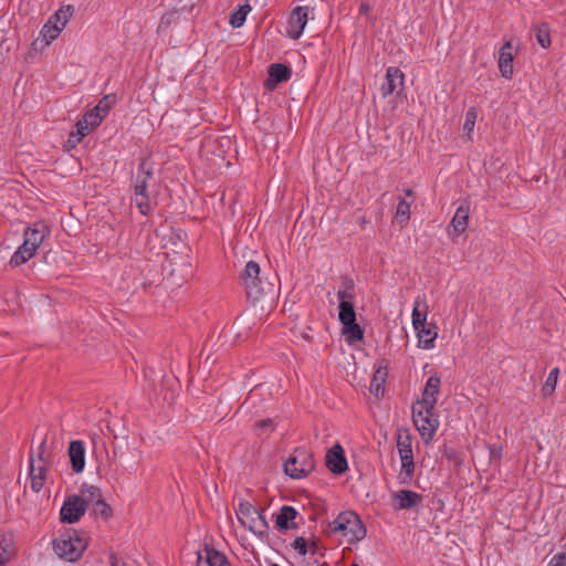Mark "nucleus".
Listing matches in <instances>:
<instances>
[{
	"label": "nucleus",
	"instance_id": "nucleus-1",
	"mask_svg": "<svg viewBox=\"0 0 566 566\" xmlns=\"http://www.w3.org/2000/svg\"><path fill=\"white\" fill-rule=\"evenodd\" d=\"M49 232L48 227L42 222L28 227L23 233V243L12 254L10 265L19 266L32 259Z\"/></svg>",
	"mask_w": 566,
	"mask_h": 566
},
{
	"label": "nucleus",
	"instance_id": "nucleus-2",
	"mask_svg": "<svg viewBox=\"0 0 566 566\" xmlns=\"http://www.w3.org/2000/svg\"><path fill=\"white\" fill-rule=\"evenodd\" d=\"M87 547V538L84 533L77 531H66L61 533L57 538L53 541V548L55 554L66 560L76 562L81 558Z\"/></svg>",
	"mask_w": 566,
	"mask_h": 566
},
{
	"label": "nucleus",
	"instance_id": "nucleus-3",
	"mask_svg": "<svg viewBox=\"0 0 566 566\" xmlns=\"http://www.w3.org/2000/svg\"><path fill=\"white\" fill-rule=\"evenodd\" d=\"M412 422L418 430L419 434L423 439L426 444H429L437 430L439 429V415L436 411V407H429V405L413 402L411 407Z\"/></svg>",
	"mask_w": 566,
	"mask_h": 566
},
{
	"label": "nucleus",
	"instance_id": "nucleus-4",
	"mask_svg": "<svg viewBox=\"0 0 566 566\" xmlns=\"http://www.w3.org/2000/svg\"><path fill=\"white\" fill-rule=\"evenodd\" d=\"M335 534H340L348 544L361 541L366 536V528L359 516L353 511H345L329 524Z\"/></svg>",
	"mask_w": 566,
	"mask_h": 566
},
{
	"label": "nucleus",
	"instance_id": "nucleus-5",
	"mask_svg": "<svg viewBox=\"0 0 566 566\" xmlns=\"http://www.w3.org/2000/svg\"><path fill=\"white\" fill-rule=\"evenodd\" d=\"M50 454L46 452L45 442L39 446L38 454L30 453L29 455V472L28 478L30 488L34 493L43 490L49 479Z\"/></svg>",
	"mask_w": 566,
	"mask_h": 566
},
{
	"label": "nucleus",
	"instance_id": "nucleus-6",
	"mask_svg": "<svg viewBox=\"0 0 566 566\" xmlns=\"http://www.w3.org/2000/svg\"><path fill=\"white\" fill-rule=\"evenodd\" d=\"M260 265L254 261H249L241 274L242 283L249 298L259 301L268 294L273 295V285L260 277Z\"/></svg>",
	"mask_w": 566,
	"mask_h": 566
},
{
	"label": "nucleus",
	"instance_id": "nucleus-7",
	"mask_svg": "<svg viewBox=\"0 0 566 566\" xmlns=\"http://www.w3.org/2000/svg\"><path fill=\"white\" fill-rule=\"evenodd\" d=\"M239 522L259 538H264L269 532V524L262 511L249 502H242L237 510Z\"/></svg>",
	"mask_w": 566,
	"mask_h": 566
},
{
	"label": "nucleus",
	"instance_id": "nucleus-8",
	"mask_svg": "<svg viewBox=\"0 0 566 566\" xmlns=\"http://www.w3.org/2000/svg\"><path fill=\"white\" fill-rule=\"evenodd\" d=\"M314 468L313 455L304 448L295 449L284 462V472L296 480L307 476Z\"/></svg>",
	"mask_w": 566,
	"mask_h": 566
},
{
	"label": "nucleus",
	"instance_id": "nucleus-9",
	"mask_svg": "<svg viewBox=\"0 0 566 566\" xmlns=\"http://www.w3.org/2000/svg\"><path fill=\"white\" fill-rule=\"evenodd\" d=\"M74 13L72 6H63L56 10L43 24L40 34L45 44H51L59 38Z\"/></svg>",
	"mask_w": 566,
	"mask_h": 566
},
{
	"label": "nucleus",
	"instance_id": "nucleus-10",
	"mask_svg": "<svg viewBox=\"0 0 566 566\" xmlns=\"http://www.w3.org/2000/svg\"><path fill=\"white\" fill-rule=\"evenodd\" d=\"M150 178L151 171L149 169H146L145 163L142 161L138 166V170L133 185V200L143 216H147L151 210V205L147 192Z\"/></svg>",
	"mask_w": 566,
	"mask_h": 566
},
{
	"label": "nucleus",
	"instance_id": "nucleus-11",
	"mask_svg": "<svg viewBox=\"0 0 566 566\" xmlns=\"http://www.w3.org/2000/svg\"><path fill=\"white\" fill-rule=\"evenodd\" d=\"M310 19H314V9L308 6L294 8L287 19L285 34L292 40H298Z\"/></svg>",
	"mask_w": 566,
	"mask_h": 566
},
{
	"label": "nucleus",
	"instance_id": "nucleus-12",
	"mask_svg": "<svg viewBox=\"0 0 566 566\" xmlns=\"http://www.w3.org/2000/svg\"><path fill=\"white\" fill-rule=\"evenodd\" d=\"M86 512V503L80 495L67 496L60 510V520L62 523L73 524L80 521V518Z\"/></svg>",
	"mask_w": 566,
	"mask_h": 566
},
{
	"label": "nucleus",
	"instance_id": "nucleus-13",
	"mask_svg": "<svg viewBox=\"0 0 566 566\" xmlns=\"http://www.w3.org/2000/svg\"><path fill=\"white\" fill-rule=\"evenodd\" d=\"M104 117H102L98 113L95 112L94 108L86 112L83 117L77 120L75 125L76 132L71 133L70 137L75 138L76 142H80L86 135H88L95 127H97Z\"/></svg>",
	"mask_w": 566,
	"mask_h": 566
},
{
	"label": "nucleus",
	"instance_id": "nucleus-14",
	"mask_svg": "<svg viewBox=\"0 0 566 566\" xmlns=\"http://www.w3.org/2000/svg\"><path fill=\"white\" fill-rule=\"evenodd\" d=\"M405 83V74L397 66H389L386 70L385 80L380 86V92L384 98L388 97L402 87Z\"/></svg>",
	"mask_w": 566,
	"mask_h": 566
},
{
	"label": "nucleus",
	"instance_id": "nucleus-15",
	"mask_svg": "<svg viewBox=\"0 0 566 566\" xmlns=\"http://www.w3.org/2000/svg\"><path fill=\"white\" fill-rule=\"evenodd\" d=\"M326 465L334 474L344 473L347 468V460L343 447L339 443L334 444L326 453Z\"/></svg>",
	"mask_w": 566,
	"mask_h": 566
},
{
	"label": "nucleus",
	"instance_id": "nucleus-16",
	"mask_svg": "<svg viewBox=\"0 0 566 566\" xmlns=\"http://www.w3.org/2000/svg\"><path fill=\"white\" fill-rule=\"evenodd\" d=\"M440 385L441 377L438 373H434L427 379L421 397L416 402L429 405L430 408H432V406L436 407L440 392Z\"/></svg>",
	"mask_w": 566,
	"mask_h": 566
},
{
	"label": "nucleus",
	"instance_id": "nucleus-17",
	"mask_svg": "<svg viewBox=\"0 0 566 566\" xmlns=\"http://www.w3.org/2000/svg\"><path fill=\"white\" fill-rule=\"evenodd\" d=\"M197 566H230V564L222 553L206 546L197 554Z\"/></svg>",
	"mask_w": 566,
	"mask_h": 566
},
{
	"label": "nucleus",
	"instance_id": "nucleus-18",
	"mask_svg": "<svg viewBox=\"0 0 566 566\" xmlns=\"http://www.w3.org/2000/svg\"><path fill=\"white\" fill-rule=\"evenodd\" d=\"M391 499L396 510H408L420 502L421 495L411 490H399L391 494Z\"/></svg>",
	"mask_w": 566,
	"mask_h": 566
},
{
	"label": "nucleus",
	"instance_id": "nucleus-19",
	"mask_svg": "<svg viewBox=\"0 0 566 566\" xmlns=\"http://www.w3.org/2000/svg\"><path fill=\"white\" fill-rule=\"evenodd\" d=\"M69 455L72 470L81 473L85 468V446L82 440L71 441L69 447Z\"/></svg>",
	"mask_w": 566,
	"mask_h": 566
},
{
	"label": "nucleus",
	"instance_id": "nucleus-20",
	"mask_svg": "<svg viewBox=\"0 0 566 566\" xmlns=\"http://www.w3.org/2000/svg\"><path fill=\"white\" fill-rule=\"evenodd\" d=\"M291 77V70L281 63L271 64L269 67V76L265 81V87L273 90L279 83L289 81Z\"/></svg>",
	"mask_w": 566,
	"mask_h": 566
},
{
	"label": "nucleus",
	"instance_id": "nucleus-21",
	"mask_svg": "<svg viewBox=\"0 0 566 566\" xmlns=\"http://www.w3.org/2000/svg\"><path fill=\"white\" fill-rule=\"evenodd\" d=\"M417 332L419 347L423 349H432L438 336V328L432 323H426L415 328Z\"/></svg>",
	"mask_w": 566,
	"mask_h": 566
},
{
	"label": "nucleus",
	"instance_id": "nucleus-22",
	"mask_svg": "<svg viewBox=\"0 0 566 566\" xmlns=\"http://www.w3.org/2000/svg\"><path fill=\"white\" fill-rule=\"evenodd\" d=\"M499 70L501 75L506 80H510L513 75V53L511 41H506L501 48L499 56Z\"/></svg>",
	"mask_w": 566,
	"mask_h": 566
},
{
	"label": "nucleus",
	"instance_id": "nucleus-23",
	"mask_svg": "<svg viewBox=\"0 0 566 566\" xmlns=\"http://www.w3.org/2000/svg\"><path fill=\"white\" fill-rule=\"evenodd\" d=\"M469 205L467 202L461 203L451 220V227L457 235L463 233L469 224Z\"/></svg>",
	"mask_w": 566,
	"mask_h": 566
},
{
	"label": "nucleus",
	"instance_id": "nucleus-24",
	"mask_svg": "<svg viewBox=\"0 0 566 566\" xmlns=\"http://www.w3.org/2000/svg\"><path fill=\"white\" fill-rule=\"evenodd\" d=\"M387 376V365L380 363L379 366L376 368L370 382V392L374 394L376 397L384 394Z\"/></svg>",
	"mask_w": 566,
	"mask_h": 566
},
{
	"label": "nucleus",
	"instance_id": "nucleus-25",
	"mask_svg": "<svg viewBox=\"0 0 566 566\" xmlns=\"http://www.w3.org/2000/svg\"><path fill=\"white\" fill-rule=\"evenodd\" d=\"M252 11V7L249 2V0H244L243 4H239L230 14L229 17V23L232 28H241L248 14Z\"/></svg>",
	"mask_w": 566,
	"mask_h": 566
},
{
	"label": "nucleus",
	"instance_id": "nucleus-26",
	"mask_svg": "<svg viewBox=\"0 0 566 566\" xmlns=\"http://www.w3.org/2000/svg\"><path fill=\"white\" fill-rule=\"evenodd\" d=\"M401 462V470L398 475L400 483L408 484L415 474L413 454L399 455Z\"/></svg>",
	"mask_w": 566,
	"mask_h": 566
},
{
	"label": "nucleus",
	"instance_id": "nucleus-27",
	"mask_svg": "<svg viewBox=\"0 0 566 566\" xmlns=\"http://www.w3.org/2000/svg\"><path fill=\"white\" fill-rule=\"evenodd\" d=\"M296 515L297 512L293 506L284 505L276 515L275 524L280 530H287L292 526Z\"/></svg>",
	"mask_w": 566,
	"mask_h": 566
},
{
	"label": "nucleus",
	"instance_id": "nucleus-28",
	"mask_svg": "<svg viewBox=\"0 0 566 566\" xmlns=\"http://www.w3.org/2000/svg\"><path fill=\"white\" fill-rule=\"evenodd\" d=\"M15 554L12 539L6 535L0 536V566L9 563Z\"/></svg>",
	"mask_w": 566,
	"mask_h": 566
},
{
	"label": "nucleus",
	"instance_id": "nucleus-29",
	"mask_svg": "<svg viewBox=\"0 0 566 566\" xmlns=\"http://www.w3.org/2000/svg\"><path fill=\"white\" fill-rule=\"evenodd\" d=\"M338 302L354 303L355 300V285L353 280L345 279L342 281L337 291Z\"/></svg>",
	"mask_w": 566,
	"mask_h": 566
},
{
	"label": "nucleus",
	"instance_id": "nucleus-30",
	"mask_svg": "<svg viewBox=\"0 0 566 566\" xmlns=\"http://www.w3.org/2000/svg\"><path fill=\"white\" fill-rule=\"evenodd\" d=\"M410 202L403 198H399L395 212V221L401 227L406 226L410 219Z\"/></svg>",
	"mask_w": 566,
	"mask_h": 566
},
{
	"label": "nucleus",
	"instance_id": "nucleus-31",
	"mask_svg": "<svg viewBox=\"0 0 566 566\" xmlns=\"http://www.w3.org/2000/svg\"><path fill=\"white\" fill-rule=\"evenodd\" d=\"M343 334L348 343L359 342L364 337V332L356 321L343 324Z\"/></svg>",
	"mask_w": 566,
	"mask_h": 566
},
{
	"label": "nucleus",
	"instance_id": "nucleus-32",
	"mask_svg": "<svg viewBox=\"0 0 566 566\" xmlns=\"http://www.w3.org/2000/svg\"><path fill=\"white\" fill-rule=\"evenodd\" d=\"M397 449L399 455L413 454L411 446V436L408 431L397 434Z\"/></svg>",
	"mask_w": 566,
	"mask_h": 566
},
{
	"label": "nucleus",
	"instance_id": "nucleus-33",
	"mask_svg": "<svg viewBox=\"0 0 566 566\" xmlns=\"http://www.w3.org/2000/svg\"><path fill=\"white\" fill-rule=\"evenodd\" d=\"M338 307H339L338 318L342 324L352 323L353 321H356L354 303L340 302Z\"/></svg>",
	"mask_w": 566,
	"mask_h": 566
},
{
	"label": "nucleus",
	"instance_id": "nucleus-34",
	"mask_svg": "<svg viewBox=\"0 0 566 566\" xmlns=\"http://www.w3.org/2000/svg\"><path fill=\"white\" fill-rule=\"evenodd\" d=\"M81 492V497L85 501L86 509L102 497L101 490L95 485H84Z\"/></svg>",
	"mask_w": 566,
	"mask_h": 566
},
{
	"label": "nucleus",
	"instance_id": "nucleus-35",
	"mask_svg": "<svg viewBox=\"0 0 566 566\" xmlns=\"http://www.w3.org/2000/svg\"><path fill=\"white\" fill-rule=\"evenodd\" d=\"M559 376V369L553 368L548 376L546 377V380L542 387V392L544 396H552L556 389V385L558 381Z\"/></svg>",
	"mask_w": 566,
	"mask_h": 566
},
{
	"label": "nucleus",
	"instance_id": "nucleus-36",
	"mask_svg": "<svg viewBox=\"0 0 566 566\" xmlns=\"http://www.w3.org/2000/svg\"><path fill=\"white\" fill-rule=\"evenodd\" d=\"M535 36H536L537 43L543 49H547L551 45V30L546 23H542L536 27Z\"/></svg>",
	"mask_w": 566,
	"mask_h": 566
},
{
	"label": "nucleus",
	"instance_id": "nucleus-37",
	"mask_svg": "<svg viewBox=\"0 0 566 566\" xmlns=\"http://www.w3.org/2000/svg\"><path fill=\"white\" fill-rule=\"evenodd\" d=\"M476 118H478V112H476L475 107H470L465 113V119H464V124H463V130L470 139H471L472 133L474 130Z\"/></svg>",
	"mask_w": 566,
	"mask_h": 566
},
{
	"label": "nucleus",
	"instance_id": "nucleus-38",
	"mask_svg": "<svg viewBox=\"0 0 566 566\" xmlns=\"http://www.w3.org/2000/svg\"><path fill=\"white\" fill-rule=\"evenodd\" d=\"M115 98L114 96L112 95H105L98 103L96 106H94L93 108L95 109L96 113H98L102 117H106V115L108 114L109 109L112 108V105L114 103Z\"/></svg>",
	"mask_w": 566,
	"mask_h": 566
},
{
	"label": "nucleus",
	"instance_id": "nucleus-39",
	"mask_svg": "<svg viewBox=\"0 0 566 566\" xmlns=\"http://www.w3.org/2000/svg\"><path fill=\"white\" fill-rule=\"evenodd\" d=\"M92 511L95 515L107 518L112 514V510L107 503L101 497L98 501L91 505Z\"/></svg>",
	"mask_w": 566,
	"mask_h": 566
},
{
	"label": "nucleus",
	"instance_id": "nucleus-40",
	"mask_svg": "<svg viewBox=\"0 0 566 566\" xmlns=\"http://www.w3.org/2000/svg\"><path fill=\"white\" fill-rule=\"evenodd\" d=\"M412 325L415 328H418L420 325H423L427 323V313L421 314L418 310V302H416V305L412 308Z\"/></svg>",
	"mask_w": 566,
	"mask_h": 566
},
{
	"label": "nucleus",
	"instance_id": "nucleus-41",
	"mask_svg": "<svg viewBox=\"0 0 566 566\" xmlns=\"http://www.w3.org/2000/svg\"><path fill=\"white\" fill-rule=\"evenodd\" d=\"M255 427L256 429H259L260 431L262 432H270V431H273L274 430V423H273V420L268 418V419H262L260 421H258L255 423Z\"/></svg>",
	"mask_w": 566,
	"mask_h": 566
},
{
	"label": "nucleus",
	"instance_id": "nucleus-42",
	"mask_svg": "<svg viewBox=\"0 0 566 566\" xmlns=\"http://www.w3.org/2000/svg\"><path fill=\"white\" fill-rule=\"evenodd\" d=\"M293 548L297 551L301 555H305L307 553V545L304 537H296L292 544Z\"/></svg>",
	"mask_w": 566,
	"mask_h": 566
},
{
	"label": "nucleus",
	"instance_id": "nucleus-43",
	"mask_svg": "<svg viewBox=\"0 0 566 566\" xmlns=\"http://www.w3.org/2000/svg\"><path fill=\"white\" fill-rule=\"evenodd\" d=\"M547 566H566V553L554 555Z\"/></svg>",
	"mask_w": 566,
	"mask_h": 566
},
{
	"label": "nucleus",
	"instance_id": "nucleus-44",
	"mask_svg": "<svg viewBox=\"0 0 566 566\" xmlns=\"http://www.w3.org/2000/svg\"><path fill=\"white\" fill-rule=\"evenodd\" d=\"M489 454L492 461L500 460L502 457V448L496 444H492L489 447Z\"/></svg>",
	"mask_w": 566,
	"mask_h": 566
},
{
	"label": "nucleus",
	"instance_id": "nucleus-45",
	"mask_svg": "<svg viewBox=\"0 0 566 566\" xmlns=\"http://www.w3.org/2000/svg\"><path fill=\"white\" fill-rule=\"evenodd\" d=\"M369 10H370V7H369V4H368V3H365V2H364V3H361V4L359 6V13H360V14H367V13L369 12Z\"/></svg>",
	"mask_w": 566,
	"mask_h": 566
},
{
	"label": "nucleus",
	"instance_id": "nucleus-46",
	"mask_svg": "<svg viewBox=\"0 0 566 566\" xmlns=\"http://www.w3.org/2000/svg\"><path fill=\"white\" fill-rule=\"evenodd\" d=\"M405 192H406V196H408V197H412V195H413L411 189H407Z\"/></svg>",
	"mask_w": 566,
	"mask_h": 566
},
{
	"label": "nucleus",
	"instance_id": "nucleus-47",
	"mask_svg": "<svg viewBox=\"0 0 566 566\" xmlns=\"http://www.w3.org/2000/svg\"><path fill=\"white\" fill-rule=\"evenodd\" d=\"M350 566H359V565H357V564H352Z\"/></svg>",
	"mask_w": 566,
	"mask_h": 566
}]
</instances>
